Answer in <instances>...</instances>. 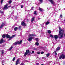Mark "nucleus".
Masks as SVG:
<instances>
[{"instance_id":"1","label":"nucleus","mask_w":65,"mask_h":65,"mask_svg":"<svg viewBox=\"0 0 65 65\" xmlns=\"http://www.w3.org/2000/svg\"><path fill=\"white\" fill-rule=\"evenodd\" d=\"M15 36V35H13L12 36V37H10V36L9 35H8V34L6 35V34H4L3 35L2 37L3 38H5V37H6L8 38H9V39L8 40V41H9V40H10L11 39V38L14 37Z\"/></svg>"},{"instance_id":"2","label":"nucleus","mask_w":65,"mask_h":65,"mask_svg":"<svg viewBox=\"0 0 65 65\" xmlns=\"http://www.w3.org/2000/svg\"><path fill=\"white\" fill-rule=\"evenodd\" d=\"M59 29L60 30L59 31V34L60 35L59 38H63V37L64 30H63V29H61L60 27H59Z\"/></svg>"},{"instance_id":"3","label":"nucleus","mask_w":65,"mask_h":65,"mask_svg":"<svg viewBox=\"0 0 65 65\" xmlns=\"http://www.w3.org/2000/svg\"><path fill=\"white\" fill-rule=\"evenodd\" d=\"M34 35L33 34H29L28 36V41H31L32 39H34V37L33 36H34Z\"/></svg>"},{"instance_id":"4","label":"nucleus","mask_w":65,"mask_h":65,"mask_svg":"<svg viewBox=\"0 0 65 65\" xmlns=\"http://www.w3.org/2000/svg\"><path fill=\"white\" fill-rule=\"evenodd\" d=\"M8 5V4H7L5 6V7L3 8V9H4V10H6V9H7L8 8V7H10V6H9L8 7H7Z\"/></svg>"},{"instance_id":"5","label":"nucleus","mask_w":65,"mask_h":65,"mask_svg":"<svg viewBox=\"0 0 65 65\" xmlns=\"http://www.w3.org/2000/svg\"><path fill=\"white\" fill-rule=\"evenodd\" d=\"M65 55H64L63 54H62V55L59 57V59H63V60L65 59Z\"/></svg>"},{"instance_id":"6","label":"nucleus","mask_w":65,"mask_h":65,"mask_svg":"<svg viewBox=\"0 0 65 65\" xmlns=\"http://www.w3.org/2000/svg\"><path fill=\"white\" fill-rule=\"evenodd\" d=\"M22 42V41L21 40L19 42V41H17L16 42H15L14 43H13V44L14 45H16V44H17L18 43L19 44H21Z\"/></svg>"},{"instance_id":"7","label":"nucleus","mask_w":65,"mask_h":65,"mask_svg":"<svg viewBox=\"0 0 65 65\" xmlns=\"http://www.w3.org/2000/svg\"><path fill=\"white\" fill-rule=\"evenodd\" d=\"M21 24L23 26H25L26 25V23H25V21H22L21 22Z\"/></svg>"},{"instance_id":"8","label":"nucleus","mask_w":65,"mask_h":65,"mask_svg":"<svg viewBox=\"0 0 65 65\" xmlns=\"http://www.w3.org/2000/svg\"><path fill=\"white\" fill-rule=\"evenodd\" d=\"M52 4H54L55 3V2H54L53 0H48Z\"/></svg>"},{"instance_id":"9","label":"nucleus","mask_w":65,"mask_h":65,"mask_svg":"<svg viewBox=\"0 0 65 65\" xmlns=\"http://www.w3.org/2000/svg\"><path fill=\"white\" fill-rule=\"evenodd\" d=\"M58 37H59V36H58L57 35H54V38L55 40H56V39H57V38H58Z\"/></svg>"},{"instance_id":"10","label":"nucleus","mask_w":65,"mask_h":65,"mask_svg":"<svg viewBox=\"0 0 65 65\" xmlns=\"http://www.w3.org/2000/svg\"><path fill=\"white\" fill-rule=\"evenodd\" d=\"M4 25H5V24H4V23H2V25L0 26V28L1 29V28H2V27H3V26H4Z\"/></svg>"},{"instance_id":"11","label":"nucleus","mask_w":65,"mask_h":65,"mask_svg":"<svg viewBox=\"0 0 65 65\" xmlns=\"http://www.w3.org/2000/svg\"><path fill=\"white\" fill-rule=\"evenodd\" d=\"M19 59H17L16 62V65H18L19 63Z\"/></svg>"},{"instance_id":"12","label":"nucleus","mask_w":65,"mask_h":65,"mask_svg":"<svg viewBox=\"0 0 65 65\" xmlns=\"http://www.w3.org/2000/svg\"><path fill=\"white\" fill-rule=\"evenodd\" d=\"M50 24V20H48L47 22H46L45 23L46 25H47L48 24Z\"/></svg>"},{"instance_id":"13","label":"nucleus","mask_w":65,"mask_h":65,"mask_svg":"<svg viewBox=\"0 0 65 65\" xmlns=\"http://www.w3.org/2000/svg\"><path fill=\"white\" fill-rule=\"evenodd\" d=\"M3 39H2L1 40H0V43L1 44V43H3Z\"/></svg>"},{"instance_id":"14","label":"nucleus","mask_w":65,"mask_h":65,"mask_svg":"<svg viewBox=\"0 0 65 65\" xmlns=\"http://www.w3.org/2000/svg\"><path fill=\"white\" fill-rule=\"evenodd\" d=\"M35 45L38 46V45H39V43H38V42H36L35 43Z\"/></svg>"},{"instance_id":"15","label":"nucleus","mask_w":65,"mask_h":65,"mask_svg":"<svg viewBox=\"0 0 65 65\" xmlns=\"http://www.w3.org/2000/svg\"><path fill=\"white\" fill-rule=\"evenodd\" d=\"M60 47H58L56 49V51H58L59 50H60Z\"/></svg>"},{"instance_id":"16","label":"nucleus","mask_w":65,"mask_h":65,"mask_svg":"<svg viewBox=\"0 0 65 65\" xmlns=\"http://www.w3.org/2000/svg\"><path fill=\"white\" fill-rule=\"evenodd\" d=\"M26 53H27V54L30 53V51L28 50H26Z\"/></svg>"},{"instance_id":"17","label":"nucleus","mask_w":65,"mask_h":65,"mask_svg":"<svg viewBox=\"0 0 65 65\" xmlns=\"http://www.w3.org/2000/svg\"><path fill=\"white\" fill-rule=\"evenodd\" d=\"M34 17L32 18L31 19V22H33V21H34Z\"/></svg>"},{"instance_id":"18","label":"nucleus","mask_w":65,"mask_h":65,"mask_svg":"<svg viewBox=\"0 0 65 65\" xmlns=\"http://www.w3.org/2000/svg\"><path fill=\"white\" fill-rule=\"evenodd\" d=\"M18 30V27H16L14 28V30L15 31H16Z\"/></svg>"},{"instance_id":"19","label":"nucleus","mask_w":65,"mask_h":65,"mask_svg":"<svg viewBox=\"0 0 65 65\" xmlns=\"http://www.w3.org/2000/svg\"><path fill=\"white\" fill-rule=\"evenodd\" d=\"M12 2V0H10L8 1V3L9 4H10Z\"/></svg>"},{"instance_id":"20","label":"nucleus","mask_w":65,"mask_h":65,"mask_svg":"<svg viewBox=\"0 0 65 65\" xmlns=\"http://www.w3.org/2000/svg\"><path fill=\"white\" fill-rule=\"evenodd\" d=\"M1 54L2 55H3V54H4V50H2L1 51Z\"/></svg>"},{"instance_id":"21","label":"nucleus","mask_w":65,"mask_h":65,"mask_svg":"<svg viewBox=\"0 0 65 65\" xmlns=\"http://www.w3.org/2000/svg\"><path fill=\"white\" fill-rule=\"evenodd\" d=\"M39 11H40L41 12L42 11V9H41L40 8H39Z\"/></svg>"},{"instance_id":"22","label":"nucleus","mask_w":65,"mask_h":65,"mask_svg":"<svg viewBox=\"0 0 65 65\" xmlns=\"http://www.w3.org/2000/svg\"><path fill=\"white\" fill-rule=\"evenodd\" d=\"M0 13L2 14H4V12L1 11H0Z\"/></svg>"},{"instance_id":"23","label":"nucleus","mask_w":65,"mask_h":65,"mask_svg":"<svg viewBox=\"0 0 65 65\" xmlns=\"http://www.w3.org/2000/svg\"><path fill=\"white\" fill-rule=\"evenodd\" d=\"M53 53H55V56L57 55V52H56V51H55Z\"/></svg>"},{"instance_id":"24","label":"nucleus","mask_w":65,"mask_h":65,"mask_svg":"<svg viewBox=\"0 0 65 65\" xmlns=\"http://www.w3.org/2000/svg\"><path fill=\"white\" fill-rule=\"evenodd\" d=\"M43 0H39V2L40 3H42V2H43V1H42Z\"/></svg>"},{"instance_id":"25","label":"nucleus","mask_w":65,"mask_h":65,"mask_svg":"<svg viewBox=\"0 0 65 65\" xmlns=\"http://www.w3.org/2000/svg\"><path fill=\"white\" fill-rule=\"evenodd\" d=\"M47 32H48V33H49V34H50V33H51V31L50 30H48L47 31Z\"/></svg>"},{"instance_id":"26","label":"nucleus","mask_w":65,"mask_h":65,"mask_svg":"<svg viewBox=\"0 0 65 65\" xmlns=\"http://www.w3.org/2000/svg\"><path fill=\"white\" fill-rule=\"evenodd\" d=\"M28 55V53L27 52H25V53L24 54V56H27Z\"/></svg>"},{"instance_id":"27","label":"nucleus","mask_w":65,"mask_h":65,"mask_svg":"<svg viewBox=\"0 0 65 65\" xmlns=\"http://www.w3.org/2000/svg\"><path fill=\"white\" fill-rule=\"evenodd\" d=\"M50 37H52V38L54 37L53 36V35L52 34H51L50 35Z\"/></svg>"},{"instance_id":"28","label":"nucleus","mask_w":65,"mask_h":65,"mask_svg":"<svg viewBox=\"0 0 65 65\" xmlns=\"http://www.w3.org/2000/svg\"><path fill=\"white\" fill-rule=\"evenodd\" d=\"M35 39L36 40V41H38V38H36Z\"/></svg>"},{"instance_id":"29","label":"nucleus","mask_w":65,"mask_h":65,"mask_svg":"<svg viewBox=\"0 0 65 65\" xmlns=\"http://www.w3.org/2000/svg\"><path fill=\"white\" fill-rule=\"evenodd\" d=\"M15 57H14L13 59V61H15Z\"/></svg>"},{"instance_id":"30","label":"nucleus","mask_w":65,"mask_h":65,"mask_svg":"<svg viewBox=\"0 0 65 65\" xmlns=\"http://www.w3.org/2000/svg\"><path fill=\"white\" fill-rule=\"evenodd\" d=\"M46 56H47V57H48L49 56H50V54H47Z\"/></svg>"},{"instance_id":"31","label":"nucleus","mask_w":65,"mask_h":65,"mask_svg":"<svg viewBox=\"0 0 65 65\" xmlns=\"http://www.w3.org/2000/svg\"><path fill=\"white\" fill-rule=\"evenodd\" d=\"M40 54V52H37V54L38 55V54Z\"/></svg>"},{"instance_id":"32","label":"nucleus","mask_w":65,"mask_h":65,"mask_svg":"<svg viewBox=\"0 0 65 65\" xmlns=\"http://www.w3.org/2000/svg\"><path fill=\"white\" fill-rule=\"evenodd\" d=\"M19 30H20V29H21V26H19Z\"/></svg>"},{"instance_id":"33","label":"nucleus","mask_w":65,"mask_h":65,"mask_svg":"<svg viewBox=\"0 0 65 65\" xmlns=\"http://www.w3.org/2000/svg\"><path fill=\"white\" fill-rule=\"evenodd\" d=\"M12 49V47H11L9 49V50H11Z\"/></svg>"},{"instance_id":"34","label":"nucleus","mask_w":65,"mask_h":65,"mask_svg":"<svg viewBox=\"0 0 65 65\" xmlns=\"http://www.w3.org/2000/svg\"><path fill=\"white\" fill-rule=\"evenodd\" d=\"M34 14H35V15H36V12H34Z\"/></svg>"},{"instance_id":"35","label":"nucleus","mask_w":65,"mask_h":65,"mask_svg":"<svg viewBox=\"0 0 65 65\" xmlns=\"http://www.w3.org/2000/svg\"><path fill=\"white\" fill-rule=\"evenodd\" d=\"M4 0H1V4H2V2H3V1Z\"/></svg>"},{"instance_id":"36","label":"nucleus","mask_w":65,"mask_h":65,"mask_svg":"<svg viewBox=\"0 0 65 65\" xmlns=\"http://www.w3.org/2000/svg\"><path fill=\"white\" fill-rule=\"evenodd\" d=\"M21 65H25L23 63H22L21 64Z\"/></svg>"},{"instance_id":"37","label":"nucleus","mask_w":65,"mask_h":65,"mask_svg":"<svg viewBox=\"0 0 65 65\" xmlns=\"http://www.w3.org/2000/svg\"><path fill=\"white\" fill-rule=\"evenodd\" d=\"M44 53V52H42L41 53V54H43Z\"/></svg>"},{"instance_id":"38","label":"nucleus","mask_w":65,"mask_h":65,"mask_svg":"<svg viewBox=\"0 0 65 65\" xmlns=\"http://www.w3.org/2000/svg\"><path fill=\"white\" fill-rule=\"evenodd\" d=\"M21 8H23V6L21 5Z\"/></svg>"},{"instance_id":"39","label":"nucleus","mask_w":65,"mask_h":65,"mask_svg":"<svg viewBox=\"0 0 65 65\" xmlns=\"http://www.w3.org/2000/svg\"><path fill=\"white\" fill-rule=\"evenodd\" d=\"M60 18H62V14H61L60 15Z\"/></svg>"},{"instance_id":"40","label":"nucleus","mask_w":65,"mask_h":65,"mask_svg":"<svg viewBox=\"0 0 65 65\" xmlns=\"http://www.w3.org/2000/svg\"><path fill=\"white\" fill-rule=\"evenodd\" d=\"M10 17H9V16H8V17H7V19H9V18H10Z\"/></svg>"},{"instance_id":"41","label":"nucleus","mask_w":65,"mask_h":65,"mask_svg":"<svg viewBox=\"0 0 65 65\" xmlns=\"http://www.w3.org/2000/svg\"><path fill=\"white\" fill-rule=\"evenodd\" d=\"M4 60L2 62V63H4Z\"/></svg>"},{"instance_id":"42","label":"nucleus","mask_w":65,"mask_h":65,"mask_svg":"<svg viewBox=\"0 0 65 65\" xmlns=\"http://www.w3.org/2000/svg\"><path fill=\"white\" fill-rule=\"evenodd\" d=\"M38 20H40V19H41V18H38Z\"/></svg>"},{"instance_id":"43","label":"nucleus","mask_w":65,"mask_h":65,"mask_svg":"<svg viewBox=\"0 0 65 65\" xmlns=\"http://www.w3.org/2000/svg\"><path fill=\"white\" fill-rule=\"evenodd\" d=\"M31 9H32V10H33V7H32L31 8Z\"/></svg>"},{"instance_id":"44","label":"nucleus","mask_w":65,"mask_h":65,"mask_svg":"<svg viewBox=\"0 0 65 65\" xmlns=\"http://www.w3.org/2000/svg\"><path fill=\"white\" fill-rule=\"evenodd\" d=\"M14 6H13L12 7V8H14Z\"/></svg>"},{"instance_id":"45","label":"nucleus","mask_w":65,"mask_h":65,"mask_svg":"<svg viewBox=\"0 0 65 65\" xmlns=\"http://www.w3.org/2000/svg\"><path fill=\"white\" fill-rule=\"evenodd\" d=\"M51 62H52V61H50L49 62L50 63H51Z\"/></svg>"},{"instance_id":"46","label":"nucleus","mask_w":65,"mask_h":65,"mask_svg":"<svg viewBox=\"0 0 65 65\" xmlns=\"http://www.w3.org/2000/svg\"><path fill=\"white\" fill-rule=\"evenodd\" d=\"M32 53H34V51H32Z\"/></svg>"},{"instance_id":"47","label":"nucleus","mask_w":65,"mask_h":65,"mask_svg":"<svg viewBox=\"0 0 65 65\" xmlns=\"http://www.w3.org/2000/svg\"><path fill=\"white\" fill-rule=\"evenodd\" d=\"M37 65H39V63H38L37 64Z\"/></svg>"},{"instance_id":"48","label":"nucleus","mask_w":65,"mask_h":65,"mask_svg":"<svg viewBox=\"0 0 65 65\" xmlns=\"http://www.w3.org/2000/svg\"><path fill=\"white\" fill-rule=\"evenodd\" d=\"M13 14V12H12L11 13V14Z\"/></svg>"},{"instance_id":"49","label":"nucleus","mask_w":65,"mask_h":65,"mask_svg":"<svg viewBox=\"0 0 65 65\" xmlns=\"http://www.w3.org/2000/svg\"><path fill=\"white\" fill-rule=\"evenodd\" d=\"M15 19H17V17H15Z\"/></svg>"},{"instance_id":"50","label":"nucleus","mask_w":65,"mask_h":65,"mask_svg":"<svg viewBox=\"0 0 65 65\" xmlns=\"http://www.w3.org/2000/svg\"><path fill=\"white\" fill-rule=\"evenodd\" d=\"M34 50H36V49H34Z\"/></svg>"},{"instance_id":"51","label":"nucleus","mask_w":65,"mask_h":65,"mask_svg":"<svg viewBox=\"0 0 65 65\" xmlns=\"http://www.w3.org/2000/svg\"><path fill=\"white\" fill-rule=\"evenodd\" d=\"M28 62V61H26V62Z\"/></svg>"},{"instance_id":"52","label":"nucleus","mask_w":65,"mask_h":65,"mask_svg":"<svg viewBox=\"0 0 65 65\" xmlns=\"http://www.w3.org/2000/svg\"><path fill=\"white\" fill-rule=\"evenodd\" d=\"M10 17H11V16H10Z\"/></svg>"},{"instance_id":"53","label":"nucleus","mask_w":65,"mask_h":65,"mask_svg":"<svg viewBox=\"0 0 65 65\" xmlns=\"http://www.w3.org/2000/svg\"><path fill=\"white\" fill-rule=\"evenodd\" d=\"M64 21H65V20H64Z\"/></svg>"},{"instance_id":"54","label":"nucleus","mask_w":65,"mask_h":65,"mask_svg":"<svg viewBox=\"0 0 65 65\" xmlns=\"http://www.w3.org/2000/svg\"><path fill=\"white\" fill-rule=\"evenodd\" d=\"M4 65V64H3V65Z\"/></svg>"}]
</instances>
